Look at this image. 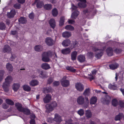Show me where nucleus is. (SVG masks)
<instances>
[{
    "instance_id": "1",
    "label": "nucleus",
    "mask_w": 124,
    "mask_h": 124,
    "mask_svg": "<svg viewBox=\"0 0 124 124\" xmlns=\"http://www.w3.org/2000/svg\"><path fill=\"white\" fill-rule=\"evenodd\" d=\"M16 108L19 111L23 112L26 115H29L30 113V111L28 108L22 107V104L19 103H16L15 104Z\"/></svg>"
},
{
    "instance_id": "2",
    "label": "nucleus",
    "mask_w": 124,
    "mask_h": 124,
    "mask_svg": "<svg viewBox=\"0 0 124 124\" xmlns=\"http://www.w3.org/2000/svg\"><path fill=\"white\" fill-rule=\"evenodd\" d=\"M13 80L12 77L10 76H8L5 79V82L3 85V87L4 91L6 92L8 91V86L9 84L12 82Z\"/></svg>"
},
{
    "instance_id": "3",
    "label": "nucleus",
    "mask_w": 124,
    "mask_h": 124,
    "mask_svg": "<svg viewBox=\"0 0 124 124\" xmlns=\"http://www.w3.org/2000/svg\"><path fill=\"white\" fill-rule=\"evenodd\" d=\"M57 106V104L55 101L53 102L50 104H46V112L49 113L54 110Z\"/></svg>"
},
{
    "instance_id": "4",
    "label": "nucleus",
    "mask_w": 124,
    "mask_h": 124,
    "mask_svg": "<svg viewBox=\"0 0 124 124\" xmlns=\"http://www.w3.org/2000/svg\"><path fill=\"white\" fill-rule=\"evenodd\" d=\"M52 54V52L50 51L44 53L42 54V61L46 62H49L50 60L49 57L51 56Z\"/></svg>"
},
{
    "instance_id": "5",
    "label": "nucleus",
    "mask_w": 124,
    "mask_h": 124,
    "mask_svg": "<svg viewBox=\"0 0 124 124\" xmlns=\"http://www.w3.org/2000/svg\"><path fill=\"white\" fill-rule=\"evenodd\" d=\"M93 50L95 52V56L96 58H100L102 55L103 52V50L99 49L95 47H93Z\"/></svg>"
},
{
    "instance_id": "6",
    "label": "nucleus",
    "mask_w": 124,
    "mask_h": 124,
    "mask_svg": "<svg viewBox=\"0 0 124 124\" xmlns=\"http://www.w3.org/2000/svg\"><path fill=\"white\" fill-rule=\"evenodd\" d=\"M71 8L73 12L72 14L71 17L75 19L79 14V12L77 10V7L73 5H72Z\"/></svg>"
},
{
    "instance_id": "7",
    "label": "nucleus",
    "mask_w": 124,
    "mask_h": 124,
    "mask_svg": "<svg viewBox=\"0 0 124 124\" xmlns=\"http://www.w3.org/2000/svg\"><path fill=\"white\" fill-rule=\"evenodd\" d=\"M66 76H64L61 80L62 85L64 87H67L69 85V82L68 80L66 79Z\"/></svg>"
},
{
    "instance_id": "8",
    "label": "nucleus",
    "mask_w": 124,
    "mask_h": 124,
    "mask_svg": "<svg viewBox=\"0 0 124 124\" xmlns=\"http://www.w3.org/2000/svg\"><path fill=\"white\" fill-rule=\"evenodd\" d=\"M45 42L48 46H51L53 45L54 43L55 42L51 38L48 37L46 39Z\"/></svg>"
},
{
    "instance_id": "9",
    "label": "nucleus",
    "mask_w": 124,
    "mask_h": 124,
    "mask_svg": "<svg viewBox=\"0 0 124 124\" xmlns=\"http://www.w3.org/2000/svg\"><path fill=\"white\" fill-rule=\"evenodd\" d=\"M75 86L77 90L79 91H82L84 89L83 85L80 83H78L76 84Z\"/></svg>"
},
{
    "instance_id": "10",
    "label": "nucleus",
    "mask_w": 124,
    "mask_h": 124,
    "mask_svg": "<svg viewBox=\"0 0 124 124\" xmlns=\"http://www.w3.org/2000/svg\"><path fill=\"white\" fill-rule=\"evenodd\" d=\"M77 103L79 105L83 104L84 103V98L82 96H79L77 99Z\"/></svg>"
},
{
    "instance_id": "11",
    "label": "nucleus",
    "mask_w": 124,
    "mask_h": 124,
    "mask_svg": "<svg viewBox=\"0 0 124 124\" xmlns=\"http://www.w3.org/2000/svg\"><path fill=\"white\" fill-rule=\"evenodd\" d=\"M54 119V121L59 123H60L62 121L61 116L57 114H55Z\"/></svg>"
},
{
    "instance_id": "12",
    "label": "nucleus",
    "mask_w": 124,
    "mask_h": 124,
    "mask_svg": "<svg viewBox=\"0 0 124 124\" xmlns=\"http://www.w3.org/2000/svg\"><path fill=\"white\" fill-rule=\"evenodd\" d=\"M80 1V2L78 4V6L82 8L85 7L86 5V1L85 0H79Z\"/></svg>"
},
{
    "instance_id": "13",
    "label": "nucleus",
    "mask_w": 124,
    "mask_h": 124,
    "mask_svg": "<svg viewBox=\"0 0 124 124\" xmlns=\"http://www.w3.org/2000/svg\"><path fill=\"white\" fill-rule=\"evenodd\" d=\"M51 99V96L49 94H47L43 98V101L45 103H47L50 102Z\"/></svg>"
},
{
    "instance_id": "14",
    "label": "nucleus",
    "mask_w": 124,
    "mask_h": 124,
    "mask_svg": "<svg viewBox=\"0 0 124 124\" xmlns=\"http://www.w3.org/2000/svg\"><path fill=\"white\" fill-rule=\"evenodd\" d=\"M77 59L79 62H83L85 61V58L84 55H80L78 56Z\"/></svg>"
},
{
    "instance_id": "15",
    "label": "nucleus",
    "mask_w": 124,
    "mask_h": 124,
    "mask_svg": "<svg viewBox=\"0 0 124 124\" xmlns=\"http://www.w3.org/2000/svg\"><path fill=\"white\" fill-rule=\"evenodd\" d=\"M16 14V12L15 10L13 9L11 10L9 13L7 14L8 17L9 18H11L14 17Z\"/></svg>"
},
{
    "instance_id": "16",
    "label": "nucleus",
    "mask_w": 124,
    "mask_h": 124,
    "mask_svg": "<svg viewBox=\"0 0 124 124\" xmlns=\"http://www.w3.org/2000/svg\"><path fill=\"white\" fill-rule=\"evenodd\" d=\"M29 84L31 86H34L38 84L39 82L37 80H32L29 82Z\"/></svg>"
},
{
    "instance_id": "17",
    "label": "nucleus",
    "mask_w": 124,
    "mask_h": 124,
    "mask_svg": "<svg viewBox=\"0 0 124 124\" xmlns=\"http://www.w3.org/2000/svg\"><path fill=\"white\" fill-rule=\"evenodd\" d=\"M71 41L69 39H66L63 41L62 42V45L64 47L70 45Z\"/></svg>"
},
{
    "instance_id": "18",
    "label": "nucleus",
    "mask_w": 124,
    "mask_h": 124,
    "mask_svg": "<svg viewBox=\"0 0 124 124\" xmlns=\"http://www.w3.org/2000/svg\"><path fill=\"white\" fill-rule=\"evenodd\" d=\"M119 86L117 87L115 85L112 84H109L108 87L111 90H117Z\"/></svg>"
},
{
    "instance_id": "19",
    "label": "nucleus",
    "mask_w": 124,
    "mask_h": 124,
    "mask_svg": "<svg viewBox=\"0 0 124 124\" xmlns=\"http://www.w3.org/2000/svg\"><path fill=\"white\" fill-rule=\"evenodd\" d=\"M35 2H37V7L38 8H41L43 6H44L43 2L42 1H39V0H36Z\"/></svg>"
},
{
    "instance_id": "20",
    "label": "nucleus",
    "mask_w": 124,
    "mask_h": 124,
    "mask_svg": "<svg viewBox=\"0 0 124 124\" xmlns=\"http://www.w3.org/2000/svg\"><path fill=\"white\" fill-rule=\"evenodd\" d=\"M41 67L42 69L45 70L48 69L50 68L49 65L46 63H42L41 65Z\"/></svg>"
},
{
    "instance_id": "21",
    "label": "nucleus",
    "mask_w": 124,
    "mask_h": 124,
    "mask_svg": "<svg viewBox=\"0 0 124 124\" xmlns=\"http://www.w3.org/2000/svg\"><path fill=\"white\" fill-rule=\"evenodd\" d=\"M49 24L51 27L54 29L55 26V23L54 20L53 19H51L49 21Z\"/></svg>"
},
{
    "instance_id": "22",
    "label": "nucleus",
    "mask_w": 124,
    "mask_h": 124,
    "mask_svg": "<svg viewBox=\"0 0 124 124\" xmlns=\"http://www.w3.org/2000/svg\"><path fill=\"white\" fill-rule=\"evenodd\" d=\"M97 99L96 97H92L90 100V103L92 104H95L97 101Z\"/></svg>"
},
{
    "instance_id": "23",
    "label": "nucleus",
    "mask_w": 124,
    "mask_h": 124,
    "mask_svg": "<svg viewBox=\"0 0 124 124\" xmlns=\"http://www.w3.org/2000/svg\"><path fill=\"white\" fill-rule=\"evenodd\" d=\"M70 49L69 48H67L62 50V53L63 54H69L70 53Z\"/></svg>"
},
{
    "instance_id": "24",
    "label": "nucleus",
    "mask_w": 124,
    "mask_h": 124,
    "mask_svg": "<svg viewBox=\"0 0 124 124\" xmlns=\"http://www.w3.org/2000/svg\"><path fill=\"white\" fill-rule=\"evenodd\" d=\"M77 54V52L76 51H74L72 52L71 55V59L72 61H74L76 60V57Z\"/></svg>"
},
{
    "instance_id": "25",
    "label": "nucleus",
    "mask_w": 124,
    "mask_h": 124,
    "mask_svg": "<svg viewBox=\"0 0 124 124\" xmlns=\"http://www.w3.org/2000/svg\"><path fill=\"white\" fill-rule=\"evenodd\" d=\"M20 85L19 84L14 83L13 84L12 88L15 91H17L19 89Z\"/></svg>"
},
{
    "instance_id": "26",
    "label": "nucleus",
    "mask_w": 124,
    "mask_h": 124,
    "mask_svg": "<svg viewBox=\"0 0 124 124\" xmlns=\"http://www.w3.org/2000/svg\"><path fill=\"white\" fill-rule=\"evenodd\" d=\"M71 35V33L67 31H65L62 33V36L65 38H69Z\"/></svg>"
},
{
    "instance_id": "27",
    "label": "nucleus",
    "mask_w": 124,
    "mask_h": 124,
    "mask_svg": "<svg viewBox=\"0 0 124 124\" xmlns=\"http://www.w3.org/2000/svg\"><path fill=\"white\" fill-rule=\"evenodd\" d=\"M85 115L86 117L89 118L92 117V113L90 110H87L85 111Z\"/></svg>"
},
{
    "instance_id": "28",
    "label": "nucleus",
    "mask_w": 124,
    "mask_h": 124,
    "mask_svg": "<svg viewBox=\"0 0 124 124\" xmlns=\"http://www.w3.org/2000/svg\"><path fill=\"white\" fill-rule=\"evenodd\" d=\"M34 48L36 51L39 52L42 50L43 47L40 45H36L35 46Z\"/></svg>"
},
{
    "instance_id": "29",
    "label": "nucleus",
    "mask_w": 124,
    "mask_h": 124,
    "mask_svg": "<svg viewBox=\"0 0 124 124\" xmlns=\"http://www.w3.org/2000/svg\"><path fill=\"white\" fill-rule=\"evenodd\" d=\"M6 68L10 72H12L13 70V68L12 65L9 63L7 64Z\"/></svg>"
},
{
    "instance_id": "30",
    "label": "nucleus",
    "mask_w": 124,
    "mask_h": 124,
    "mask_svg": "<svg viewBox=\"0 0 124 124\" xmlns=\"http://www.w3.org/2000/svg\"><path fill=\"white\" fill-rule=\"evenodd\" d=\"M107 52L108 56H112L113 54V50L110 47L108 48L107 50Z\"/></svg>"
},
{
    "instance_id": "31",
    "label": "nucleus",
    "mask_w": 124,
    "mask_h": 124,
    "mask_svg": "<svg viewBox=\"0 0 124 124\" xmlns=\"http://www.w3.org/2000/svg\"><path fill=\"white\" fill-rule=\"evenodd\" d=\"M90 93V90L89 88L86 89L83 93V95L85 96H88Z\"/></svg>"
},
{
    "instance_id": "32",
    "label": "nucleus",
    "mask_w": 124,
    "mask_h": 124,
    "mask_svg": "<svg viewBox=\"0 0 124 124\" xmlns=\"http://www.w3.org/2000/svg\"><path fill=\"white\" fill-rule=\"evenodd\" d=\"M23 88L24 91L28 92L30 91L31 89V87L27 85H23Z\"/></svg>"
},
{
    "instance_id": "33",
    "label": "nucleus",
    "mask_w": 124,
    "mask_h": 124,
    "mask_svg": "<svg viewBox=\"0 0 124 124\" xmlns=\"http://www.w3.org/2000/svg\"><path fill=\"white\" fill-rule=\"evenodd\" d=\"M11 50V48L8 45L5 46L3 49V52L5 53H9Z\"/></svg>"
},
{
    "instance_id": "34",
    "label": "nucleus",
    "mask_w": 124,
    "mask_h": 124,
    "mask_svg": "<svg viewBox=\"0 0 124 124\" xmlns=\"http://www.w3.org/2000/svg\"><path fill=\"white\" fill-rule=\"evenodd\" d=\"M118 66V65L117 63L112 64L109 65L110 68L111 69L114 70L117 68Z\"/></svg>"
},
{
    "instance_id": "35",
    "label": "nucleus",
    "mask_w": 124,
    "mask_h": 124,
    "mask_svg": "<svg viewBox=\"0 0 124 124\" xmlns=\"http://www.w3.org/2000/svg\"><path fill=\"white\" fill-rule=\"evenodd\" d=\"M123 114L120 113L119 114L116 116L115 118V120L116 121L119 120L120 119L123 117Z\"/></svg>"
},
{
    "instance_id": "36",
    "label": "nucleus",
    "mask_w": 124,
    "mask_h": 124,
    "mask_svg": "<svg viewBox=\"0 0 124 124\" xmlns=\"http://www.w3.org/2000/svg\"><path fill=\"white\" fill-rule=\"evenodd\" d=\"M52 13L53 15L54 16H56L58 14V11L57 9L56 8L53 9L52 11Z\"/></svg>"
},
{
    "instance_id": "37",
    "label": "nucleus",
    "mask_w": 124,
    "mask_h": 124,
    "mask_svg": "<svg viewBox=\"0 0 124 124\" xmlns=\"http://www.w3.org/2000/svg\"><path fill=\"white\" fill-rule=\"evenodd\" d=\"M44 8L46 10H49L52 8V5L50 4H46L44 6Z\"/></svg>"
},
{
    "instance_id": "38",
    "label": "nucleus",
    "mask_w": 124,
    "mask_h": 124,
    "mask_svg": "<svg viewBox=\"0 0 124 124\" xmlns=\"http://www.w3.org/2000/svg\"><path fill=\"white\" fill-rule=\"evenodd\" d=\"M65 29L66 30H69L71 31H73L74 30V27L70 25L66 26L65 27Z\"/></svg>"
},
{
    "instance_id": "39",
    "label": "nucleus",
    "mask_w": 124,
    "mask_h": 124,
    "mask_svg": "<svg viewBox=\"0 0 124 124\" xmlns=\"http://www.w3.org/2000/svg\"><path fill=\"white\" fill-rule=\"evenodd\" d=\"M19 21L20 23L24 24L26 23V20L25 18L21 17L19 19Z\"/></svg>"
},
{
    "instance_id": "40",
    "label": "nucleus",
    "mask_w": 124,
    "mask_h": 124,
    "mask_svg": "<svg viewBox=\"0 0 124 124\" xmlns=\"http://www.w3.org/2000/svg\"><path fill=\"white\" fill-rule=\"evenodd\" d=\"M4 74V70H0V82L3 79Z\"/></svg>"
},
{
    "instance_id": "41",
    "label": "nucleus",
    "mask_w": 124,
    "mask_h": 124,
    "mask_svg": "<svg viewBox=\"0 0 124 124\" xmlns=\"http://www.w3.org/2000/svg\"><path fill=\"white\" fill-rule=\"evenodd\" d=\"M66 68L67 70L72 72H75L76 71L75 69L71 67L68 66L66 67Z\"/></svg>"
},
{
    "instance_id": "42",
    "label": "nucleus",
    "mask_w": 124,
    "mask_h": 124,
    "mask_svg": "<svg viewBox=\"0 0 124 124\" xmlns=\"http://www.w3.org/2000/svg\"><path fill=\"white\" fill-rule=\"evenodd\" d=\"M51 87H47L44 89L43 92L44 93H46L51 91Z\"/></svg>"
},
{
    "instance_id": "43",
    "label": "nucleus",
    "mask_w": 124,
    "mask_h": 124,
    "mask_svg": "<svg viewBox=\"0 0 124 124\" xmlns=\"http://www.w3.org/2000/svg\"><path fill=\"white\" fill-rule=\"evenodd\" d=\"M90 11V10L86 9L83 11L82 13V14L83 16L86 15L87 16Z\"/></svg>"
},
{
    "instance_id": "44",
    "label": "nucleus",
    "mask_w": 124,
    "mask_h": 124,
    "mask_svg": "<svg viewBox=\"0 0 124 124\" xmlns=\"http://www.w3.org/2000/svg\"><path fill=\"white\" fill-rule=\"evenodd\" d=\"M64 19V17L62 16L59 22L60 26H62L63 24Z\"/></svg>"
},
{
    "instance_id": "45",
    "label": "nucleus",
    "mask_w": 124,
    "mask_h": 124,
    "mask_svg": "<svg viewBox=\"0 0 124 124\" xmlns=\"http://www.w3.org/2000/svg\"><path fill=\"white\" fill-rule=\"evenodd\" d=\"M7 103L10 105H13L14 104V102L12 100L9 99H7L6 101Z\"/></svg>"
},
{
    "instance_id": "46",
    "label": "nucleus",
    "mask_w": 124,
    "mask_h": 124,
    "mask_svg": "<svg viewBox=\"0 0 124 124\" xmlns=\"http://www.w3.org/2000/svg\"><path fill=\"white\" fill-rule=\"evenodd\" d=\"M78 113L80 116L83 115L84 113V110L83 109H80L77 112Z\"/></svg>"
},
{
    "instance_id": "47",
    "label": "nucleus",
    "mask_w": 124,
    "mask_h": 124,
    "mask_svg": "<svg viewBox=\"0 0 124 124\" xmlns=\"http://www.w3.org/2000/svg\"><path fill=\"white\" fill-rule=\"evenodd\" d=\"M112 105L114 106H116L118 104V102L116 99H113L112 101Z\"/></svg>"
},
{
    "instance_id": "48",
    "label": "nucleus",
    "mask_w": 124,
    "mask_h": 124,
    "mask_svg": "<svg viewBox=\"0 0 124 124\" xmlns=\"http://www.w3.org/2000/svg\"><path fill=\"white\" fill-rule=\"evenodd\" d=\"M85 99L86 100V105L85 106H84V107L85 108H86L88 106L89 102V101L88 98L87 97H85Z\"/></svg>"
},
{
    "instance_id": "49",
    "label": "nucleus",
    "mask_w": 124,
    "mask_h": 124,
    "mask_svg": "<svg viewBox=\"0 0 124 124\" xmlns=\"http://www.w3.org/2000/svg\"><path fill=\"white\" fill-rule=\"evenodd\" d=\"M5 28V26L4 23H0V29L1 30H3Z\"/></svg>"
},
{
    "instance_id": "50",
    "label": "nucleus",
    "mask_w": 124,
    "mask_h": 124,
    "mask_svg": "<svg viewBox=\"0 0 124 124\" xmlns=\"http://www.w3.org/2000/svg\"><path fill=\"white\" fill-rule=\"evenodd\" d=\"M47 121L49 123H51L54 121V119L52 118H48L47 119Z\"/></svg>"
},
{
    "instance_id": "51",
    "label": "nucleus",
    "mask_w": 124,
    "mask_h": 124,
    "mask_svg": "<svg viewBox=\"0 0 124 124\" xmlns=\"http://www.w3.org/2000/svg\"><path fill=\"white\" fill-rule=\"evenodd\" d=\"M87 55L89 58L92 57L93 56V54L92 52H89L87 54Z\"/></svg>"
},
{
    "instance_id": "52",
    "label": "nucleus",
    "mask_w": 124,
    "mask_h": 124,
    "mask_svg": "<svg viewBox=\"0 0 124 124\" xmlns=\"http://www.w3.org/2000/svg\"><path fill=\"white\" fill-rule=\"evenodd\" d=\"M78 43L77 41H75L73 43L72 45L73 46V47H72L71 48L72 49L73 48L76 47L78 46Z\"/></svg>"
},
{
    "instance_id": "53",
    "label": "nucleus",
    "mask_w": 124,
    "mask_h": 124,
    "mask_svg": "<svg viewBox=\"0 0 124 124\" xmlns=\"http://www.w3.org/2000/svg\"><path fill=\"white\" fill-rule=\"evenodd\" d=\"M72 120L71 119L69 120L68 121L66 122V124H78V123L73 124L72 123Z\"/></svg>"
},
{
    "instance_id": "54",
    "label": "nucleus",
    "mask_w": 124,
    "mask_h": 124,
    "mask_svg": "<svg viewBox=\"0 0 124 124\" xmlns=\"http://www.w3.org/2000/svg\"><path fill=\"white\" fill-rule=\"evenodd\" d=\"M107 98L108 99V100H105V102L106 103L108 104L111 101V98L109 96H108L107 97Z\"/></svg>"
},
{
    "instance_id": "55",
    "label": "nucleus",
    "mask_w": 124,
    "mask_h": 124,
    "mask_svg": "<svg viewBox=\"0 0 124 124\" xmlns=\"http://www.w3.org/2000/svg\"><path fill=\"white\" fill-rule=\"evenodd\" d=\"M119 105L121 107L124 108V101H120Z\"/></svg>"
},
{
    "instance_id": "56",
    "label": "nucleus",
    "mask_w": 124,
    "mask_h": 124,
    "mask_svg": "<svg viewBox=\"0 0 124 124\" xmlns=\"http://www.w3.org/2000/svg\"><path fill=\"white\" fill-rule=\"evenodd\" d=\"M14 7L16 8H19L20 7V4L19 3H17L14 5Z\"/></svg>"
},
{
    "instance_id": "57",
    "label": "nucleus",
    "mask_w": 124,
    "mask_h": 124,
    "mask_svg": "<svg viewBox=\"0 0 124 124\" xmlns=\"http://www.w3.org/2000/svg\"><path fill=\"white\" fill-rule=\"evenodd\" d=\"M39 76L40 77L42 78L45 77V76L44 74V72L43 71H41V72L39 75Z\"/></svg>"
},
{
    "instance_id": "58",
    "label": "nucleus",
    "mask_w": 124,
    "mask_h": 124,
    "mask_svg": "<svg viewBox=\"0 0 124 124\" xmlns=\"http://www.w3.org/2000/svg\"><path fill=\"white\" fill-rule=\"evenodd\" d=\"M53 84L54 86H57L59 85V81H55L54 82Z\"/></svg>"
},
{
    "instance_id": "59",
    "label": "nucleus",
    "mask_w": 124,
    "mask_h": 124,
    "mask_svg": "<svg viewBox=\"0 0 124 124\" xmlns=\"http://www.w3.org/2000/svg\"><path fill=\"white\" fill-rule=\"evenodd\" d=\"M88 77L91 81L94 78L93 75H92L91 74L88 75Z\"/></svg>"
},
{
    "instance_id": "60",
    "label": "nucleus",
    "mask_w": 124,
    "mask_h": 124,
    "mask_svg": "<svg viewBox=\"0 0 124 124\" xmlns=\"http://www.w3.org/2000/svg\"><path fill=\"white\" fill-rule=\"evenodd\" d=\"M29 17L31 19H32L34 17V15L33 13H31L29 15Z\"/></svg>"
},
{
    "instance_id": "61",
    "label": "nucleus",
    "mask_w": 124,
    "mask_h": 124,
    "mask_svg": "<svg viewBox=\"0 0 124 124\" xmlns=\"http://www.w3.org/2000/svg\"><path fill=\"white\" fill-rule=\"evenodd\" d=\"M68 23L70 24H74L75 23V21L73 20H69Z\"/></svg>"
},
{
    "instance_id": "62",
    "label": "nucleus",
    "mask_w": 124,
    "mask_h": 124,
    "mask_svg": "<svg viewBox=\"0 0 124 124\" xmlns=\"http://www.w3.org/2000/svg\"><path fill=\"white\" fill-rule=\"evenodd\" d=\"M30 124H35V121L34 119H31L30 122Z\"/></svg>"
},
{
    "instance_id": "63",
    "label": "nucleus",
    "mask_w": 124,
    "mask_h": 124,
    "mask_svg": "<svg viewBox=\"0 0 124 124\" xmlns=\"http://www.w3.org/2000/svg\"><path fill=\"white\" fill-rule=\"evenodd\" d=\"M3 108L4 109H6L8 107V106L5 104H3Z\"/></svg>"
},
{
    "instance_id": "64",
    "label": "nucleus",
    "mask_w": 124,
    "mask_h": 124,
    "mask_svg": "<svg viewBox=\"0 0 124 124\" xmlns=\"http://www.w3.org/2000/svg\"><path fill=\"white\" fill-rule=\"evenodd\" d=\"M11 33L13 35H16L17 34V32L16 31H12Z\"/></svg>"
}]
</instances>
